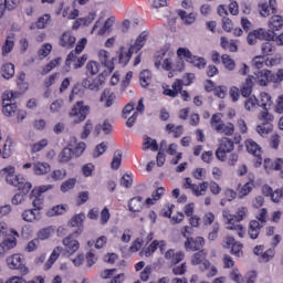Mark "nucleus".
Listing matches in <instances>:
<instances>
[{
    "instance_id": "f257e3e1",
    "label": "nucleus",
    "mask_w": 283,
    "mask_h": 283,
    "mask_svg": "<svg viewBox=\"0 0 283 283\" xmlns=\"http://www.w3.org/2000/svg\"><path fill=\"white\" fill-rule=\"evenodd\" d=\"M62 247H56L53 252L51 253L49 260L45 263V269L50 270L52 269V266H54V262H56V260H59V255H61V252L63 251L64 255H74V253H76V251H78V249H81V243L78 242V240H76L74 238V235L69 234L67 237H65L62 240Z\"/></svg>"
},
{
    "instance_id": "f03ea898",
    "label": "nucleus",
    "mask_w": 283,
    "mask_h": 283,
    "mask_svg": "<svg viewBox=\"0 0 283 283\" xmlns=\"http://www.w3.org/2000/svg\"><path fill=\"white\" fill-rule=\"evenodd\" d=\"M155 67L169 72L168 77L171 78L174 77V72H185V60L174 61L172 57H165V51H161V53L157 55Z\"/></svg>"
},
{
    "instance_id": "7ed1b4c3",
    "label": "nucleus",
    "mask_w": 283,
    "mask_h": 283,
    "mask_svg": "<svg viewBox=\"0 0 283 283\" xmlns=\"http://www.w3.org/2000/svg\"><path fill=\"white\" fill-rule=\"evenodd\" d=\"M210 127L217 132V134H223V136H233L235 127L232 123H223L222 114L216 113L210 118Z\"/></svg>"
},
{
    "instance_id": "20e7f679",
    "label": "nucleus",
    "mask_w": 283,
    "mask_h": 283,
    "mask_svg": "<svg viewBox=\"0 0 283 283\" xmlns=\"http://www.w3.org/2000/svg\"><path fill=\"white\" fill-rule=\"evenodd\" d=\"M6 264L10 271H20L22 275L30 273V269L25 266V258L21 253H13L7 256Z\"/></svg>"
},
{
    "instance_id": "39448f33",
    "label": "nucleus",
    "mask_w": 283,
    "mask_h": 283,
    "mask_svg": "<svg viewBox=\"0 0 283 283\" xmlns=\"http://www.w3.org/2000/svg\"><path fill=\"white\" fill-rule=\"evenodd\" d=\"M88 114H90V105H85V102L80 101L72 108L69 116L73 125H78V123H83V120L87 118Z\"/></svg>"
},
{
    "instance_id": "423d86ee",
    "label": "nucleus",
    "mask_w": 283,
    "mask_h": 283,
    "mask_svg": "<svg viewBox=\"0 0 283 283\" xmlns=\"http://www.w3.org/2000/svg\"><path fill=\"white\" fill-rule=\"evenodd\" d=\"M233 149H235V143L228 137H223L219 140L216 157L220 160V163H227V154H231Z\"/></svg>"
},
{
    "instance_id": "0eeeda50",
    "label": "nucleus",
    "mask_w": 283,
    "mask_h": 283,
    "mask_svg": "<svg viewBox=\"0 0 283 283\" xmlns=\"http://www.w3.org/2000/svg\"><path fill=\"white\" fill-rule=\"evenodd\" d=\"M165 96H170L171 98H176L178 94H181L184 101H189V93L187 91H182V80L177 78L171 85V88L169 85L163 86Z\"/></svg>"
},
{
    "instance_id": "6e6552de",
    "label": "nucleus",
    "mask_w": 283,
    "mask_h": 283,
    "mask_svg": "<svg viewBox=\"0 0 283 283\" xmlns=\"http://www.w3.org/2000/svg\"><path fill=\"white\" fill-rule=\"evenodd\" d=\"M78 54L80 53L71 51V53L66 57L65 67H64L65 72H70V70L72 69V65L74 70H80V67H83V65L87 63V55L84 54L82 56H78Z\"/></svg>"
},
{
    "instance_id": "1a4fd4ad",
    "label": "nucleus",
    "mask_w": 283,
    "mask_h": 283,
    "mask_svg": "<svg viewBox=\"0 0 283 283\" xmlns=\"http://www.w3.org/2000/svg\"><path fill=\"white\" fill-rule=\"evenodd\" d=\"M271 39V31L264 28H259L250 31L247 36V43L249 45H255L259 41H269Z\"/></svg>"
},
{
    "instance_id": "9d476101",
    "label": "nucleus",
    "mask_w": 283,
    "mask_h": 283,
    "mask_svg": "<svg viewBox=\"0 0 283 283\" xmlns=\"http://www.w3.org/2000/svg\"><path fill=\"white\" fill-rule=\"evenodd\" d=\"M114 23H116V18H114V17L108 18V19L104 22V24H103V19H98V20L95 22V24H94V27H93V29H92V31H91V34H94V32H96L97 28H101V29L97 31V34H98L99 36H103V34H107V33L112 32V28H114Z\"/></svg>"
},
{
    "instance_id": "9b49d317",
    "label": "nucleus",
    "mask_w": 283,
    "mask_h": 283,
    "mask_svg": "<svg viewBox=\"0 0 283 283\" xmlns=\"http://www.w3.org/2000/svg\"><path fill=\"white\" fill-rule=\"evenodd\" d=\"M222 216L224 220H227V229L228 231H235L237 235L239 238H244V228L240 223H233V220H235V216L231 214L229 210H223Z\"/></svg>"
},
{
    "instance_id": "f8f14e48",
    "label": "nucleus",
    "mask_w": 283,
    "mask_h": 283,
    "mask_svg": "<svg viewBox=\"0 0 283 283\" xmlns=\"http://www.w3.org/2000/svg\"><path fill=\"white\" fill-rule=\"evenodd\" d=\"M258 11L263 19H266L268 17H271V11L272 14H275L277 12V0H269L266 1H261L258 4Z\"/></svg>"
},
{
    "instance_id": "ddd939ff",
    "label": "nucleus",
    "mask_w": 283,
    "mask_h": 283,
    "mask_svg": "<svg viewBox=\"0 0 283 283\" xmlns=\"http://www.w3.org/2000/svg\"><path fill=\"white\" fill-rule=\"evenodd\" d=\"M8 185L12 187H18L22 193H30V189H32V184L25 180V178L21 177V175H17L15 172L11 177V181H7Z\"/></svg>"
},
{
    "instance_id": "4468645a",
    "label": "nucleus",
    "mask_w": 283,
    "mask_h": 283,
    "mask_svg": "<svg viewBox=\"0 0 283 283\" xmlns=\"http://www.w3.org/2000/svg\"><path fill=\"white\" fill-rule=\"evenodd\" d=\"M96 56L101 65H104V67H107L109 72H114V57L112 56V53H109V51L105 49H98L96 51Z\"/></svg>"
},
{
    "instance_id": "2eb2a0df",
    "label": "nucleus",
    "mask_w": 283,
    "mask_h": 283,
    "mask_svg": "<svg viewBox=\"0 0 283 283\" xmlns=\"http://www.w3.org/2000/svg\"><path fill=\"white\" fill-rule=\"evenodd\" d=\"M105 81L103 80V76L98 75L97 77L91 80L90 77H86L82 81V86L85 87V90H91L92 92H98L101 91V87H103V84Z\"/></svg>"
},
{
    "instance_id": "dca6fc26",
    "label": "nucleus",
    "mask_w": 283,
    "mask_h": 283,
    "mask_svg": "<svg viewBox=\"0 0 283 283\" xmlns=\"http://www.w3.org/2000/svg\"><path fill=\"white\" fill-rule=\"evenodd\" d=\"M253 81L261 87H266L271 83V71L262 70L254 73Z\"/></svg>"
},
{
    "instance_id": "f3484780",
    "label": "nucleus",
    "mask_w": 283,
    "mask_h": 283,
    "mask_svg": "<svg viewBox=\"0 0 283 283\" xmlns=\"http://www.w3.org/2000/svg\"><path fill=\"white\" fill-rule=\"evenodd\" d=\"M184 245L186 251H200L205 247V238H187Z\"/></svg>"
},
{
    "instance_id": "a211bd4d",
    "label": "nucleus",
    "mask_w": 283,
    "mask_h": 283,
    "mask_svg": "<svg viewBox=\"0 0 283 283\" xmlns=\"http://www.w3.org/2000/svg\"><path fill=\"white\" fill-rule=\"evenodd\" d=\"M76 43V36L71 31H65L60 36V45L65 50H72Z\"/></svg>"
},
{
    "instance_id": "6ab92c4d",
    "label": "nucleus",
    "mask_w": 283,
    "mask_h": 283,
    "mask_svg": "<svg viewBox=\"0 0 283 283\" xmlns=\"http://www.w3.org/2000/svg\"><path fill=\"white\" fill-rule=\"evenodd\" d=\"M268 32L271 34H275V32H280L283 28V17L280 14L272 15L268 22Z\"/></svg>"
},
{
    "instance_id": "aec40b11",
    "label": "nucleus",
    "mask_w": 283,
    "mask_h": 283,
    "mask_svg": "<svg viewBox=\"0 0 283 283\" xmlns=\"http://www.w3.org/2000/svg\"><path fill=\"white\" fill-rule=\"evenodd\" d=\"M17 247V238L8 237L7 239L2 240L0 243V258H3L6 253L12 251Z\"/></svg>"
},
{
    "instance_id": "412c9836",
    "label": "nucleus",
    "mask_w": 283,
    "mask_h": 283,
    "mask_svg": "<svg viewBox=\"0 0 283 283\" xmlns=\"http://www.w3.org/2000/svg\"><path fill=\"white\" fill-rule=\"evenodd\" d=\"M21 218L24 220V222H39V220H41V212L34 208L27 209L22 212Z\"/></svg>"
},
{
    "instance_id": "4be33fe9",
    "label": "nucleus",
    "mask_w": 283,
    "mask_h": 283,
    "mask_svg": "<svg viewBox=\"0 0 283 283\" xmlns=\"http://www.w3.org/2000/svg\"><path fill=\"white\" fill-rule=\"evenodd\" d=\"M101 103L104 104L105 107H112L114 103H116V93L109 88H105L102 92V95L99 97Z\"/></svg>"
},
{
    "instance_id": "5701e85b",
    "label": "nucleus",
    "mask_w": 283,
    "mask_h": 283,
    "mask_svg": "<svg viewBox=\"0 0 283 283\" xmlns=\"http://www.w3.org/2000/svg\"><path fill=\"white\" fill-rule=\"evenodd\" d=\"M164 255L166 260H169L171 262V264H178L179 262H182V260L185 259V252H176L174 249L166 251Z\"/></svg>"
},
{
    "instance_id": "b1692460",
    "label": "nucleus",
    "mask_w": 283,
    "mask_h": 283,
    "mask_svg": "<svg viewBox=\"0 0 283 283\" xmlns=\"http://www.w3.org/2000/svg\"><path fill=\"white\" fill-rule=\"evenodd\" d=\"M253 75H249L241 85V96H243V98H249V96L253 94Z\"/></svg>"
},
{
    "instance_id": "393cba45",
    "label": "nucleus",
    "mask_w": 283,
    "mask_h": 283,
    "mask_svg": "<svg viewBox=\"0 0 283 283\" xmlns=\"http://www.w3.org/2000/svg\"><path fill=\"white\" fill-rule=\"evenodd\" d=\"M101 275L104 280H109L113 277L111 283H120L123 280H125V274H116L115 269L104 270Z\"/></svg>"
},
{
    "instance_id": "a878e982",
    "label": "nucleus",
    "mask_w": 283,
    "mask_h": 283,
    "mask_svg": "<svg viewBox=\"0 0 283 283\" xmlns=\"http://www.w3.org/2000/svg\"><path fill=\"white\" fill-rule=\"evenodd\" d=\"M147 39H149V32H142L136 39L135 43L130 45L132 52H140V50H143L145 46V43H147Z\"/></svg>"
},
{
    "instance_id": "bb28decb",
    "label": "nucleus",
    "mask_w": 283,
    "mask_h": 283,
    "mask_svg": "<svg viewBox=\"0 0 283 283\" xmlns=\"http://www.w3.org/2000/svg\"><path fill=\"white\" fill-rule=\"evenodd\" d=\"M52 167L45 161H35L33 164V172L35 176H45L50 174Z\"/></svg>"
},
{
    "instance_id": "cd10ccee",
    "label": "nucleus",
    "mask_w": 283,
    "mask_h": 283,
    "mask_svg": "<svg viewBox=\"0 0 283 283\" xmlns=\"http://www.w3.org/2000/svg\"><path fill=\"white\" fill-rule=\"evenodd\" d=\"M245 147L248 154H251L256 158H260V156H262V147H260V145L255 143L253 139L245 140Z\"/></svg>"
},
{
    "instance_id": "c85d7f7f",
    "label": "nucleus",
    "mask_w": 283,
    "mask_h": 283,
    "mask_svg": "<svg viewBox=\"0 0 283 283\" xmlns=\"http://www.w3.org/2000/svg\"><path fill=\"white\" fill-rule=\"evenodd\" d=\"M262 227H264V224H261L258 220L250 221L248 233L251 240H258Z\"/></svg>"
},
{
    "instance_id": "c756f323",
    "label": "nucleus",
    "mask_w": 283,
    "mask_h": 283,
    "mask_svg": "<svg viewBox=\"0 0 283 283\" xmlns=\"http://www.w3.org/2000/svg\"><path fill=\"white\" fill-rule=\"evenodd\" d=\"M165 196V188L159 187L157 188L153 193L151 197H148L146 199V207H153V205H155L156 202H158V200H160V198H163Z\"/></svg>"
},
{
    "instance_id": "7c9ffc66",
    "label": "nucleus",
    "mask_w": 283,
    "mask_h": 283,
    "mask_svg": "<svg viewBox=\"0 0 283 283\" xmlns=\"http://www.w3.org/2000/svg\"><path fill=\"white\" fill-rule=\"evenodd\" d=\"M220 45L223 50H229V52H238V40H229L226 36H221Z\"/></svg>"
},
{
    "instance_id": "2f4dec72",
    "label": "nucleus",
    "mask_w": 283,
    "mask_h": 283,
    "mask_svg": "<svg viewBox=\"0 0 283 283\" xmlns=\"http://www.w3.org/2000/svg\"><path fill=\"white\" fill-rule=\"evenodd\" d=\"M67 205H57L46 211L48 218H54L55 216H63L67 213Z\"/></svg>"
},
{
    "instance_id": "473e14b6",
    "label": "nucleus",
    "mask_w": 283,
    "mask_h": 283,
    "mask_svg": "<svg viewBox=\"0 0 283 283\" xmlns=\"http://www.w3.org/2000/svg\"><path fill=\"white\" fill-rule=\"evenodd\" d=\"M102 64L96 60H90L86 63L85 70L91 76H96L101 72Z\"/></svg>"
},
{
    "instance_id": "72a5a7b5",
    "label": "nucleus",
    "mask_w": 283,
    "mask_h": 283,
    "mask_svg": "<svg viewBox=\"0 0 283 283\" xmlns=\"http://www.w3.org/2000/svg\"><path fill=\"white\" fill-rule=\"evenodd\" d=\"M135 52L136 51H132V46H122L119 53V63H122V65H127L132 59V54H134Z\"/></svg>"
},
{
    "instance_id": "f704fd0d",
    "label": "nucleus",
    "mask_w": 283,
    "mask_h": 283,
    "mask_svg": "<svg viewBox=\"0 0 283 283\" xmlns=\"http://www.w3.org/2000/svg\"><path fill=\"white\" fill-rule=\"evenodd\" d=\"M178 15L180 17L181 21H184L186 25H193V22L198 18L196 12L187 13V11L185 10H178Z\"/></svg>"
},
{
    "instance_id": "c9c22d12",
    "label": "nucleus",
    "mask_w": 283,
    "mask_h": 283,
    "mask_svg": "<svg viewBox=\"0 0 283 283\" xmlns=\"http://www.w3.org/2000/svg\"><path fill=\"white\" fill-rule=\"evenodd\" d=\"M273 105V97L266 92H262L259 96V107L269 109Z\"/></svg>"
},
{
    "instance_id": "e433bc0d",
    "label": "nucleus",
    "mask_w": 283,
    "mask_h": 283,
    "mask_svg": "<svg viewBox=\"0 0 283 283\" xmlns=\"http://www.w3.org/2000/svg\"><path fill=\"white\" fill-rule=\"evenodd\" d=\"M70 143L73 145L72 151L74 156H83V153L87 149V145L83 142L78 143L75 137H73Z\"/></svg>"
},
{
    "instance_id": "4c0bfd02",
    "label": "nucleus",
    "mask_w": 283,
    "mask_h": 283,
    "mask_svg": "<svg viewBox=\"0 0 283 283\" xmlns=\"http://www.w3.org/2000/svg\"><path fill=\"white\" fill-rule=\"evenodd\" d=\"M72 147H74V144L69 143L67 147H65L61 154L59 155L60 163H69V160H72V156H74V151L72 150Z\"/></svg>"
},
{
    "instance_id": "58836bf2",
    "label": "nucleus",
    "mask_w": 283,
    "mask_h": 283,
    "mask_svg": "<svg viewBox=\"0 0 283 283\" xmlns=\"http://www.w3.org/2000/svg\"><path fill=\"white\" fill-rule=\"evenodd\" d=\"M101 132H104V134H112V124L109 120H104L103 124L95 125L93 130L94 136H99Z\"/></svg>"
},
{
    "instance_id": "ea45409f",
    "label": "nucleus",
    "mask_w": 283,
    "mask_h": 283,
    "mask_svg": "<svg viewBox=\"0 0 283 283\" xmlns=\"http://www.w3.org/2000/svg\"><path fill=\"white\" fill-rule=\"evenodd\" d=\"M244 107L247 112H255V109L260 107V101L255 95H252V96L250 95L249 97H247L244 102Z\"/></svg>"
},
{
    "instance_id": "a19ab883",
    "label": "nucleus",
    "mask_w": 283,
    "mask_h": 283,
    "mask_svg": "<svg viewBox=\"0 0 283 283\" xmlns=\"http://www.w3.org/2000/svg\"><path fill=\"white\" fill-rule=\"evenodd\" d=\"M12 50H14V33H10L6 39L4 45L2 46L3 56H8Z\"/></svg>"
},
{
    "instance_id": "79ce46f5",
    "label": "nucleus",
    "mask_w": 283,
    "mask_h": 283,
    "mask_svg": "<svg viewBox=\"0 0 283 283\" xmlns=\"http://www.w3.org/2000/svg\"><path fill=\"white\" fill-rule=\"evenodd\" d=\"M266 65H271V60L263 55H256L252 60V67H256V70H262V67H266Z\"/></svg>"
},
{
    "instance_id": "37998d69",
    "label": "nucleus",
    "mask_w": 283,
    "mask_h": 283,
    "mask_svg": "<svg viewBox=\"0 0 283 283\" xmlns=\"http://www.w3.org/2000/svg\"><path fill=\"white\" fill-rule=\"evenodd\" d=\"M139 85L142 87H149L151 85V71L144 70L139 73Z\"/></svg>"
},
{
    "instance_id": "c03bdc74",
    "label": "nucleus",
    "mask_w": 283,
    "mask_h": 283,
    "mask_svg": "<svg viewBox=\"0 0 283 283\" xmlns=\"http://www.w3.org/2000/svg\"><path fill=\"white\" fill-rule=\"evenodd\" d=\"M54 235V228L53 227H48L41 229L38 234H36V240L38 242H41V240H50Z\"/></svg>"
},
{
    "instance_id": "a18cd8bd",
    "label": "nucleus",
    "mask_w": 283,
    "mask_h": 283,
    "mask_svg": "<svg viewBox=\"0 0 283 283\" xmlns=\"http://www.w3.org/2000/svg\"><path fill=\"white\" fill-rule=\"evenodd\" d=\"M209 189V182L203 181L199 185H195L191 192L196 196V198H200V196H205L207 190Z\"/></svg>"
},
{
    "instance_id": "49530a36",
    "label": "nucleus",
    "mask_w": 283,
    "mask_h": 283,
    "mask_svg": "<svg viewBox=\"0 0 283 283\" xmlns=\"http://www.w3.org/2000/svg\"><path fill=\"white\" fill-rule=\"evenodd\" d=\"M201 271H208L207 277H216L218 275V268L209 262V260L203 261Z\"/></svg>"
},
{
    "instance_id": "de8ad7c7",
    "label": "nucleus",
    "mask_w": 283,
    "mask_h": 283,
    "mask_svg": "<svg viewBox=\"0 0 283 283\" xmlns=\"http://www.w3.org/2000/svg\"><path fill=\"white\" fill-rule=\"evenodd\" d=\"M143 198L142 197H135L133 199H130V201L128 202V209L129 211L133 212H138L143 210Z\"/></svg>"
},
{
    "instance_id": "09e8293b",
    "label": "nucleus",
    "mask_w": 283,
    "mask_h": 283,
    "mask_svg": "<svg viewBox=\"0 0 283 283\" xmlns=\"http://www.w3.org/2000/svg\"><path fill=\"white\" fill-rule=\"evenodd\" d=\"M158 249V240H154L149 247H147L146 249L142 250L139 252V255L142 258H151V255H154V253H156V250Z\"/></svg>"
},
{
    "instance_id": "8fccbe9b",
    "label": "nucleus",
    "mask_w": 283,
    "mask_h": 283,
    "mask_svg": "<svg viewBox=\"0 0 283 283\" xmlns=\"http://www.w3.org/2000/svg\"><path fill=\"white\" fill-rule=\"evenodd\" d=\"M273 114L269 112V108H263L258 114V120H261L262 124L269 125V123H273Z\"/></svg>"
},
{
    "instance_id": "3c124183",
    "label": "nucleus",
    "mask_w": 283,
    "mask_h": 283,
    "mask_svg": "<svg viewBox=\"0 0 283 283\" xmlns=\"http://www.w3.org/2000/svg\"><path fill=\"white\" fill-rule=\"evenodd\" d=\"M177 56L178 61H182V59H185L187 63H191V60L193 59V54H191V51L187 48H179L177 50Z\"/></svg>"
},
{
    "instance_id": "603ef678",
    "label": "nucleus",
    "mask_w": 283,
    "mask_h": 283,
    "mask_svg": "<svg viewBox=\"0 0 283 283\" xmlns=\"http://www.w3.org/2000/svg\"><path fill=\"white\" fill-rule=\"evenodd\" d=\"M206 261H207V253L205 251H199L191 256L192 266L205 264Z\"/></svg>"
},
{
    "instance_id": "864d4df0",
    "label": "nucleus",
    "mask_w": 283,
    "mask_h": 283,
    "mask_svg": "<svg viewBox=\"0 0 283 283\" xmlns=\"http://www.w3.org/2000/svg\"><path fill=\"white\" fill-rule=\"evenodd\" d=\"M85 221V214H75L71 221L70 224L71 227H78V233H83V222Z\"/></svg>"
},
{
    "instance_id": "5fc2aeb1",
    "label": "nucleus",
    "mask_w": 283,
    "mask_h": 283,
    "mask_svg": "<svg viewBox=\"0 0 283 283\" xmlns=\"http://www.w3.org/2000/svg\"><path fill=\"white\" fill-rule=\"evenodd\" d=\"M143 149L144 151H147V149H150V151H158V143L151 137H146L143 143Z\"/></svg>"
},
{
    "instance_id": "6e6d98bb",
    "label": "nucleus",
    "mask_w": 283,
    "mask_h": 283,
    "mask_svg": "<svg viewBox=\"0 0 283 283\" xmlns=\"http://www.w3.org/2000/svg\"><path fill=\"white\" fill-rule=\"evenodd\" d=\"M2 105V113L8 117L14 116L19 108L14 103H4Z\"/></svg>"
},
{
    "instance_id": "4d7b16f0",
    "label": "nucleus",
    "mask_w": 283,
    "mask_h": 283,
    "mask_svg": "<svg viewBox=\"0 0 283 283\" xmlns=\"http://www.w3.org/2000/svg\"><path fill=\"white\" fill-rule=\"evenodd\" d=\"M1 74L3 78L10 80L14 76V64L7 63L1 67Z\"/></svg>"
},
{
    "instance_id": "13d9d810",
    "label": "nucleus",
    "mask_w": 283,
    "mask_h": 283,
    "mask_svg": "<svg viewBox=\"0 0 283 283\" xmlns=\"http://www.w3.org/2000/svg\"><path fill=\"white\" fill-rule=\"evenodd\" d=\"M249 218V208L242 206L237 209L234 220L237 222H242V220H247Z\"/></svg>"
},
{
    "instance_id": "bf43d9fd",
    "label": "nucleus",
    "mask_w": 283,
    "mask_h": 283,
    "mask_svg": "<svg viewBox=\"0 0 283 283\" xmlns=\"http://www.w3.org/2000/svg\"><path fill=\"white\" fill-rule=\"evenodd\" d=\"M15 174L13 166H7L0 170V176L6 178V182H12V175Z\"/></svg>"
},
{
    "instance_id": "052dcab7",
    "label": "nucleus",
    "mask_w": 283,
    "mask_h": 283,
    "mask_svg": "<svg viewBox=\"0 0 283 283\" xmlns=\"http://www.w3.org/2000/svg\"><path fill=\"white\" fill-rule=\"evenodd\" d=\"M221 61L226 70H229V72H233V70H235V61H233L229 54H223L221 56Z\"/></svg>"
},
{
    "instance_id": "680f3d73",
    "label": "nucleus",
    "mask_w": 283,
    "mask_h": 283,
    "mask_svg": "<svg viewBox=\"0 0 283 283\" xmlns=\"http://www.w3.org/2000/svg\"><path fill=\"white\" fill-rule=\"evenodd\" d=\"M80 11L77 9H72L70 7H65L62 11L63 19L74 20L78 17Z\"/></svg>"
},
{
    "instance_id": "e2e57ef3",
    "label": "nucleus",
    "mask_w": 283,
    "mask_h": 283,
    "mask_svg": "<svg viewBox=\"0 0 283 283\" xmlns=\"http://www.w3.org/2000/svg\"><path fill=\"white\" fill-rule=\"evenodd\" d=\"M66 177H67V170L65 169H54L50 174V178H52V180H55V182L59 180H65Z\"/></svg>"
},
{
    "instance_id": "0e129e2a",
    "label": "nucleus",
    "mask_w": 283,
    "mask_h": 283,
    "mask_svg": "<svg viewBox=\"0 0 283 283\" xmlns=\"http://www.w3.org/2000/svg\"><path fill=\"white\" fill-rule=\"evenodd\" d=\"M271 132H273V126L271 125L266 126V124H259L256 126V133L259 134V136H262V138H265V136H269Z\"/></svg>"
},
{
    "instance_id": "69168bd1",
    "label": "nucleus",
    "mask_w": 283,
    "mask_h": 283,
    "mask_svg": "<svg viewBox=\"0 0 283 283\" xmlns=\"http://www.w3.org/2000/svg\"><path fill=\"white\" fill-rule=\"evenodd\" d=\"M253 187H255V182L253 180H250L245 185H243L239 190L240 198H244V196H249V193L253 191Z\"/></svg>"
},
{
    "instance_id": "338daca9",
    "label": "nucleus",
    "mask_w": 283,
    "mask_h": 283,
    "mask_svg": "<svg viewBox=\"0 0 283 283\" xmlns=\"http://www.w3.org/2000/svg\"><path fill=\"white\" fill-rule=\"evenodd\" d=\"M12 151H13L12 140L7 139L2 148V158L4 159L10 158V156H12Z\"/></svg>"
},
{
    "instance_id": "774afa93",
    "label": "nucleus",
    "mask_w": 283,
    "mask_h": 283,
    "mask_svg": "<svg viewBox=\"0 0 283 283\" xmlns=\"http://www.w3.org/2000/svg\"><path fill=\"white\" fill-rule=\"evenodd\" d=\"M230 280L235 283H244V276H242V273H240V270L232 269L230 272Z\"/></svg>"
}]
</instances>
